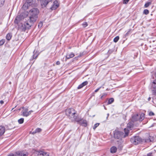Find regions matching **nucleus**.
<instances>
[{
	"label": "nucleus",
	"mask_w": 156,
	"mask_h": 156,
	"mask_svg": "<svg viewBox=\"0 0 156 156\" xmlns=\"http://www.w3.org/2000/svg\"><path fill=\"white\" fill-rule=\"evenodd\" d=\"M39 13V11L37 8H34L30 10L28 13L29 19L22 25L21 28L23 31L30 28L37 20Z\"/></svg>",
	"instance_id": "obj_1"
},
{
	"label": "nucleus",
	"mask_w": 156,
	"mask_h": 156,
	"mask_svg": "<svg viewBox=\"0 0 156 156\" xmlns=\"http://www.w3.org/2000/svg\"><path fill=\"white\" fill-rule=\"evenodd\" d=\"M66 114L72 122L75 121L78 117L76 111L73 108L66 109Z\"/></svg>",
	"instance_id": "obj_2"
},
{
	"label": "nucleus",
	"mask_w": 156,
	"mask_h": 156,
	"mask_svg": "<svg viewBox=\"0 0 156 156\" xmlns=\"http://www.w3.org/2000/svg\"><path fill=\"white\" fill-rule=\"evenodd\" d=\"M124 131L125 134L122 132L115 130L114 132V137L115 138L121 140L122 138H125L128 136L129 134V130L125 128Z\"/></svg>",
	"instance_id": "obj_3"
},
{
	"label": "nucleus",
	"mask_w": 156,
	"mask_h": 156,
	"mask_svg": "<svg viewBox=\"0 0 156 156\" xmlns=\"http://www.w3.org/2000/svg\"><path fill=\"white\" fill-rule=\"evenodd\" d=\"M143 140L139 136H133L130 139L131 143L136 145L140 143Z\"/></svg>",
	"instance_id": "obj_4"
},
{
	"label": "nucleus",
	"mask_w": 156,
	"mask_h": 156,
	"mask_svg": "<svg viewBox=\"0 0 156 156\" xmlns=\"http://www.w3.org/2000/svg\"><path fill=\"white\" fill-rule=\"evenodd\" d=\"M75 121L76 122L79 124L84 127H86L87 126V122L86 120L79 118L78 117Z\"/></svg>",
	"instance_id": "obj_5"
},
{
	"label": "nucleus",
	"mask_w": 156,
	"mask_h": 156,
	"mask_svg": "<svg viewBox=\"0 0 156 156\" xmlns=\"http://www.w3.org/2000/svg\"><path fill=\"white\" fill-rule=\"evenodd\" d=\"M35 2V0H26V2L23 5V8L24 10H26L28 8L29 6L32 5Z\"/></svg>",
	"instance_id": "obj_6"
},
{
	"label": "nucleus",
	"mask_w": 156,
	"mask_h": 156,
	"mask_svg": "<svg viewBox=\"0 0 156 156\" xmlns=\"http://www.w3.org/2000/svg\"><path fill=\"white\" fill-rule=\"evenodd\" d=\"M23 110L21 112L23 116L27 117L29 115V114L28 113V108H26L23 107L22 108Z\"/></svg>",
	"instance_id": "obj_7"
},
{
	"label": "nucleus",
	"mask_w": 156,
	"mask_h": 156,
	"mask_svg": "<svg viewBox=\"0 0 156 156\" xmlns=\"http://www.w3.org/2000/svg\"><path fill=\"white\" fill-rule=\"evenodd\" d=\"M51 0H41V5L42 7H45L49 3H52Z\"/></svg>",
	"instance_id": "obj_8"
},
{
	"label": "nucleus",
	"mask_w": 156,
	"mask_h": 156,
	"mask_svg": "<svg viewBox=\"0 0 156 156\" xmlns=\"http://www.w3.org/2000/svg\"><path fill=\"white\" fill-rule=\"evenodd\" d=\"M16 154L17 156H27L28 154L26 152L23 151L17 152Z\"/></svg>",
	"instance_id": "obj_9"
},
{
	"label": "nucleus",
	"mask_w": 156,
	"mask_h": 156,
	"mask_svg": "<svg viewBox=\"0 0 156 156\" xmlns=\"http://www.w3.org/2000/svg\"><path fill=\"white\" fill-rule=\"evenodd\" d=\"M151 89L153 94L156 95V83L154 82L152 83Z\"/></svg>",
	"instance_id": "obj_10"
},
{
	"label": "nucleus",
	"mask_w": 156,
	"mask_h": 156,
	"mask_svg": "<svg viewBox=\"0 0 156 156\" xmlns=\"http://www.w3.org/2000/svg\"><path fill=\"white\" fill-rule=\"evenodd\" d=\"M58 6V4L57 1H55L53 3L52 6L50 7L51 10H55L57 9Z\"/></svg>",
	"instance_id": "obj_11"
},
{
	"label": "nucleus",
	"mask_w": 156,
	"mask_h": 156,
	"mask_svg": "<svg viewBox=\"0 0 156 156\" xmlns=\"http://www.w3.org/2000/svg\"><path fill=\"white\" fill-rule=\"evenodd\" d=\"M37 155L39 156H49L48 153L43 151H40L38 152Z\"/></svg>",
	"instance_id": "obj_12"
},
{
	"label": "nucleus",
	"mask_w": 156,
	"mask_h": 156,
	"mask_svg": "<svg viewBox=\"0 0 156 156\" xmlns=\"http://www.w3.org/2000/svg\"><path fill=\"white\" fill-rule=\"evenodd\" d=\"M22 14H20L17 16L15 19V21H20L23 19L25 18L27 16V15H25L24 16H23Z\"/></svg>",
	"instance_id": "obj_13"
},
{
	"label": "nucleus",
	"mask_w": 156,
	"mask_h": 156,
	"mask_svg": "<svg viewBox=\"0 0 156 156\" xmlns=\"http://www.w3.org/2000/svg\"><path fill=\"white\" fill-rule=\"evenodd\" d=\"M5 131V128L3 126H0V136L2 135Z\"/></svg>",
	"instance_id": "obj_14"
},
{
	"label": "nucleus",
	"mask_w": 156,
	"mask_h": 156,
	"mask_svg": "<svg viewBox=\"0 0 156 156\" xmlns=\"http://www.w3.org/2000/svg\"><path fill=\"white\" fill-rule=\"evenodd\" d=\"M88 82L87 81L83 82L81 84L79 85V86L77 87V89H80L82 88L83 87L87 85L88 84Z\"/></svg>",
	"instance_id": "obj_15"
},
{
	"label": "nucleus",
	"mask_w": 156,
	"mask_h": 156,
	"mask_svg": "<svg viewBox=\"0 0 156 156\" xmlns=\"http://www.w3.org/2000/svg\"><path fill=\"white\" fill-rule=\"evenodd\" d=\"M139 116L138 114H137L134 115L132 117V120L133 121H136L139 120Z\"/></svg>",
	"instance_id": "obj_16"
},
{
	"label": "nucleus",
	"mask_w": 156,
	"mask_h": 156,
	"mask_svg": "<svg viewBox=\"0 0 156 156\" xmlns=\"http://www.w3.org/2000/svg\"><path fill=\"white\" fill-rule=\"evenodd\" d=\"M74 56V54L73 53H71L69 54H67L66 55V59H69L72 58H73Z\"/></svg>",
	"instance_id": "obj_17"
},
{
	"label": "nucleus",
	"mask_w": 156,
	"mask_h": 156,
	"mask_svg": "<svg viewBox=\"0 0 156 156\" xmlns=\"http://www.w3.org/2000/svg\"><path fill=\"white\" fill-rule=\"evenodd\" d=\"M133 124L132 122H129L128 123L127 125V126L126 128L127 129H128L129 130V131L131 129V128L133 127Z\"/></svg>",
	"instance_id": "obj_18"
},
{
	"label": "nucleus",
	"mask_w": 156,
	"mask_h": 156,
	"mask_svg": "<svg viewBox=\"0 0 156 156\" xmlns=\"http://www.w3.org/2000/svg\"><path fill=\"white\" fill-rule=\"evenodd\" d=\"M117 149L116 147L115 146L112 147L110 149L111 152L114 153L116 152Z\"/></svg>",
	"instance_id": "obj_19"
},
{
	"label": "nucleus",
	"mask_w": 156,
	"mask_h": 156,
	"mask_svg": "<svg viewBox=\"0 0 156 156\" xmlns=\"http://www.w3.org/2000/svg\"><path fill=\"white\" fill-rule=\"evenodd\" d=\"M42 131V129L40 128H37L32 133V134H34L35 133H38L41 132Z\"/></svg>",
	"instance_id": "obj_20"
},
{
	"label": "nucleus",
	"mask_w": 156,
	"mask_h": 156,
	"mask_svg": "<svg viewBox=\"0 0 156 156\" xmlns=\"http://www.w3.org/2000/svg\"><path fill=\"white\" fill-rule=\"evenodd\" d=\"M144 114L143 113H142L139 117V120L140 121H142L144 119Z\"/></svg>",
	"instance_id": "obj_21"
},
{
	"label": "nucleus",
	"mask_w": 156,
	"mask_h": 156,
	"mask_svg": "<svg viewBox=\"0 0 156 156\" xmlns=\"http://www.w3.org/2000/svg\"><path fill=\"white\" fill-rule=\"evenodd\" d=\"M12 37V35H11V34L10 33H8L7 34L6 36V39L8 40L9 41L11 39Z\"/></svg>",
	"instance_id": "obj_22"
},
{
	"label": "nucleus",
	"mask_w": 156,
	"mask_h": 156,
	"mask_svg": "<svg viewBox=\"0 0 156 156\" xmlns=\"http://www.w3.org/2000/svg\"><path fill=\"white\" fill-rule=\"evenodd\" d=\"M152 2L150 1L149 2H147L144 5V7L147 8L151 4Z\"/></svg>",
	"instance_id": "obj_23"
},
{
	"label": "nucleus",
	"mask_w": 156,
	"mask_h": 156,
	"mask_svg": "<svg viewBox=\"0 0 156 156\" xmlns=\"http://www.w3.org/2000/svg\"><path fill=\"white\" fill-rule=\"evenodd\" d=\"M151 137L149 136V137L147 139H145V141L146 142H149L151 141Z\"/></svg>",
	"instance_id": "obj_24"
},
{
	"label": "nucleus",
	"mask_w": 156,
	"mask_h": 156,
	"mask_svg": "<svg viewBox=\"0 0 156 156\" xmlns=\"http://www.w3.org/2000/svg\"><path fill=\"white\" fill-rule=\"evenodd\" d=\"M114 101V99L113 98H111L108 101V104H110L112 103Z\"/></svg>",
	"instance_id": "obj_25"
},
{
	"label": "nucleus",
	"mask_w": 156,
	"mask_h": 156,
	"mask_svg": "<svg viewBox=\"0 0 156 156\" xmlns=\"http://www.w3.org/2000/svg\"><path fill=\"white\" fill-rule=\"evenodd\" d=\"M24 119L23 118H21L18 120V122L19 124H22L23 122Z\"/></svg>",
	"instance_id": "obj_26"
},
{
	"label": "nucleus",
	"mask_w": 156,
	"mask_h": 156,
	"mask_svg": "<svg viewBox=\"0 0 156 156\" xmlns=\"http://www.w3.org/2000/svg\"><path fill=\"white\" fill-rule=\"evenodd\" d=\"M119 39V37L118 36L115 37L113 41L115 42H117Z\"/></svg>",
	"instance_id": "obj_27"
},
{
	"label": "nucleus",
	"mask_w": 156,
	"mask_h": 156,
	"mask_svg": "<svg viewBox=\"0 0 156 156\" xmlns=\"http://www.w3.org/2000/svg\"><path fill=\"white\" fill-rule=\"evenodd\" d=\"M5 42V39H2L0 41V46L3 45Z\"/></svg>",
	"instance_id": "obj_28"
},
{
	"label": "nucleus",
	"mask_w": 156,
	"mask_h": 156,
	"mask_svg": "<svg viewBox=\"0 0 156 156\" xmlns=\"http://www.w3.org/2000/svg\"><path fill=\"white\" fill-rule=\"evenodd\" d=\"M149 13V10L147 9H144L143 11V13L145 15L148 14Z\"/></svg>",
	"instance_id": "obj_29"
},
{
	"label": "nucleus",
	"mask_w": 156,
	"mask_h": 156,
	"mask_svg": "<svg viewBox=\"0 0 156 156\" xmlns=\"http://www.w3.org/2000/svg\"><path fill=\"white\" fill-rule=\"evenodd\" d=\"M5 0H0V7L2 6L5 2Z\"/></svg>",
	"instance_id": "obj_30"
},
{
	"label": "nucleus",
	"mask_w": 156,
	"mask_h": 156,
	"mask_svg": "<svg viewBox=\"0 0 156 156\" xmlns=\"http://www.w3.org/2000/svg\"><path fill=\"white\" fill-rule=\"evenodd\" d=\"M99 125V123H97L95 124L93 127V129L95 130L96 128Z\"/></svg>",
	"instance_id": "obj_31"
},
{
	"label": "nucleus",
	"mask_w": 156,
	"mask_h": 156,
	"mask_svg": "<svg viewBox=\"0 0 156 156\" xmlns=\"http://www.w3.org/2000/svg\"><path fill=\"white\" fill-rule=\"evenodd\" d=\"M82 25L84 27H85L87 26L88 24L86 22H84L82 24Z\"/></svg>",
	"instance_id": "obj_32"
},
{
	"label": "nucleus",
	"mask_w": 156,
	"mask_h": 156,
	"mask_svg": "<svg viewBox=\"0 0 156 156\" xmlns=\"http://www.w3.org/2000/svg\"><path fill=\"white\" fill-rule=\"evenodd\" d=\"M149 116H153V115H154V113L153 112H150L149 113Z\"/></svg>",
	"instance_id": "obj_33"
},
{
	"label": "nucleus",
	"mask_w": 156,
	"mask_h": 156,
	"mask_svg": "<svg viewBox=\"0 0 156 156\" xmlns=\"http://www.w3.org/2000/svg\"><path fill=\"white\" fill-rule=\"evenodd\" d=\"M129 0H124L123 3L125 4H127Z\"/></svg>",
	"instance_id": "obj_34"
},
{
	"label": "nucleus",
	"mask_w": 156,
	"mask_h": 156,
	"mask_svg": "<svg viewBox=\"0 0 156 156\" xmlns=\"http://www.w3.org/2000/svg\"><path fill=\"white\" fill-rule=\"evenodd\" d=\"M43 25V23L42 22H40L38 24V26L39 27H41Z\"/></svg>",
	"instance_id": "obj_35"
},
{
	"label": "nucleus",
	"mask_w": 156,
	"mask_h": 156,
	"mask_svg": "<svg viewBox=\"0 0 156 156\" xmlns=\"http://www.w3.org/2000/svg\"><path fill=\"white\" fill-rule=\"evenodd\" d=\"M113 50H108V53L109 54H111V53H112L113 52Z\"/></svg>",
	"instance_id": "obj_36"
},
{
	"label": "nucleus",
	"mask_w": 156,
	"mask_h": 156,
	"mask_svg": "<svg viewBox=\"0 0 156 156\" xmlns=\"http://www.w3.org/2000/svg\"><path fill=\"white\" fill-rule=\"evenodd\" d=\"M101 87H100L99 88H98L96 89L95 90L94 92L95 93L97 92L101 88Z\"/></svg>",
	"instance_id": "obj_37"
},
{
	"label": "nucleus",
	"mask_w": 156,
	"mask_h": 156,
	"mask_svg": "<svg viewBox=\"0 0 156 156\" xmlns=\"http://www.w3.org/2000/svg\"><path fill=\"white\" fill-rule=\"evenodd\" d=\"M38 55H35V54H34L33 55V58H37V57Z\"/></svg>",
	"instance_id": "obj_38"
},
{
	"label": "nucleus",
	"mask_w": 156,
	"mask_h": 156,
	"mask_svg": "<svg viewBox=\"0 0 156 156\" xmlns=\"http://www.w3.org/2000/svg\"><path fill=\"white\" fill-rule=\"evenodd\" d=\"M147 156H153L152 153H150L147 154Z\"/></svg>",
	"instance_id": "obj_39"
},
{
	"label": "nucleus",
	"mask_w": 156,
	"mask_h": 156,
	"mask_svg": "<svg viewBox=\"0 0 156 156\" xmlns=\"http://www.w3.org/2000/svg\"><path fill=\"white\" fill-rule=\"evenodd\" d=\"M8 156H17L16 154H11L9 155Z\"/></svg>",
	"instance_id": "obj_40"
},
{
	"label": "nucleus",
	"mask_w": 156,
	"mask_h": 156,
	"mask_svg": "<svg viewBox=\"0 0 156 156\" xmlns=\"http://www.w3.org/2000/svg\"><path fill=\"white\" fill-rule=\"evenodd\" d=\"M131 31V30H129L127 32V33L126 34V36H127L128 34L129 33L130 31Z\"/></svg>",
	"instance_id": "obj_41"
},
{
	"label": "nucleus",
	"mask_w": 156,
	"mask_h": 156,
	"mask_svg": "<svg viewBox=\"0 0 156 156\" xmlns=\"http://www.w3.org/2000/svg\"><path fill=\"white\" fill-rule=\"evenodd\" d=\"M21 14L23 15V16H24L25 15H27V14L26 13H25L23 12Z\"/></svg>",
	"instance_id": "obj_42"
},
{
	"label": "nucleus",
	"mask_w": 156,
	"mask_h": 156,
	"mask_svg": "<svg viewBox=\"0 0 156 156\" xmlns=\"http://www.w3.org/2000/svg\"><path fill=\"white\" fill-rule=\"evenodd\" d=\"M60 64V62L58 61L57 62H56V64L57 65H59Z\"/></svg>",
	"instance_id": "obj_43"
},
{
	"label": "nucleus",
	"mask_w": 156,
	"mask_h": 156,
	"mask_svg": "<svg viewBox=\"0 0 156 156\" xmlns=\"http://www.w3.org/2000/svg\"><path fill=\"white\" fill-rule=\"evenodd\" d=\"M33 112V111H32V110H31V111H29V112H28V113L29 114V115L31 114V113L32 112Z\"/></svg>",
	"instance_id": "obj_44"
},
{
	"label": "nucleus",
	"mask_w": 156,
	"mask_h": 156,
	"mask_svg": "<svg viewBox=\"0 0 156 156\" xmlns=\"http://www.w3.org/2000/svg\"><path fill=\"white\" fill-rule=\"evenodd\" d=\"M0 103L2 104L4 103V101L2 100H1L0 101Z\"/></svg>",
	"instance_id": "obj_45"
},
{
	"label": "nucleus",
	"mask_w": 156,
	"mask_h": 156,
	"mask_svg": "<svg viewBox=\"0 0 156 156\" xmlns=\"http://www.w3.org/2000/svg\"><path fill=\"white\" fill-rule=\"evenodd\" d=\"M151 99V98L150 97H149L148 98V101H150Z\"/></svg>",
	"instance_id": "obj_46"
},
{
	"label": "nucleus",
	"mask_w": 156,
	"mask_h": 156,
	"mask_svg": "<svg viewBox=\"0 0 156 156\" xmlns=\"http://www.w3.org/2000/svg\"><path fill=\"white\" fill-rule=\"evenodd\" d=\"M155 77L156 78V73L155 74Z\"/></svg>",
	"instance_id": "obj_47"
},
{
	"label": "nucleus",
	"mask_w": 156,
	"mask_h": 156,
	"mask_svg": "<svg viewBox=\"0 0 156 156\" xmlns=\"http://www.w3.org/2000/svg\"><path fill=\"white\" fill-rule=\"evenodd\" d=\"M108 116H107V117H108V115H109V114H108Z\"/></svg>",
	"instance_id": "obj_48"
},
{
	"label": "nucleus",
	"mask_w": 156,
	"mask_h": 156,
	"mask_svg": "<svg viewBox=\"0 0 156 156\" xmlns=\"http://www.w3.org/2000/svg\"><path fill=\"white\" fill-rule=\"evenodd\" d=\"M20 109H21V108H20V109H19V110H20Z\"/></svg>",
	"instance_id": "obj_49"
},
{
	"label": "nucleus",
	"mask_w": 156,
	"mask_h": 156,
	"mask_svg": "<svg viewBox=\"0 0 156 156\" xmlns=\"http://www.w3.org/2000/svg\"><path fill=\"white\" fill-rule=\"evenodd\" d=\"M14 108H12V110H13V109Z\"/></svg>",
	"instance_id": "obj_50"
}]
</instances>
